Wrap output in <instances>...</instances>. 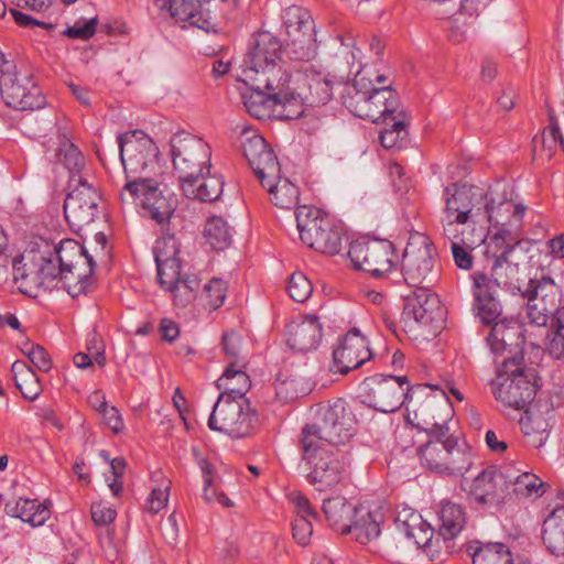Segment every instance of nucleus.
I'll return each mask as SVG.
<instances>
[{
  "instance_id": "nucleus-48",
  "label": "nucleus",
  "mask_w": 564,
  "mask_h": 564,
  "mask_svg": "<svg viewBox=\"0 0 564 564\" xmlns=\"http://www.w3.org/2000/svg\"><path fill=\"white\" fill-rule=\"evenodd\" d=\"M204 237L214 250H224L231 243V228L223 217L212 216L206 221Z\"/></svg>"
},
{
  "instance_id": "nucleus-11",
  "label": "nucleus",
  "mask_w": 564,
  "mask_h": 564,
  "mask_svg": "<svg viewBox=\"0 0 564 564\" xmlns=\"http://www.w3.org/2000/svg\"><path fill=\"white\" fill-rule=\"evenodd\" d=\"M0 94L8 107L35 110L45 105V97L29 74L17 72L12 59L0 52Z\"/></svg>"
},
{
  "instance_id": "nucleus-17",
  "label": "nucleus",
  "mask_w": 564,
  "mask_h": 564,
  "mask_svg": "<svg viewBox=\"0 0 564 564\" xmlns=\"http://www.w3.org/2000/svg\"><path fill=\"white\" fill-rule=\"evenodd\" d=\"M422 465L431 471L463 477L473 466L468 446H444L438 443H425L419 448Z\"/></svg>"
},
{
  "instance_id": "nucleus-62",
  "label": "nucleus",
  "mask_w": 564,
  "mask_h": 564,
  "mask_svg": "<svg viewBox=\"0 0 564 564\" xmlns=\"http://www.w3.org/2000/svg\"><path fill=\"white\" fill-rule=\"evenodd\" d=\"M304 389H299L294 379H278L275 382V394L282 401H291L304 393Z\"/></svg>"
},
{
  "instance_id": "nucleus-28",
  "label": "nucleus",
  "mask_w": 564,
  "mask_h": 564,
  "mask_svg": "<svg viewBox=\"0 0 564 564\" xmlns=\"http://www.w3.org/2000/svg\"><path fill=\"white\" fill-rule=\"evenodd\" d=\"M521 235L522 232L514 241L499 239L501 241V246H503V251L500 256L495 257L489 272L501 289H505L512 294L520 295L525 285L521 283L519 278V265L510 261L509 256L516 246L521 243Z\"/></svg>"
},
{
  "instance_id": "nucleus-43",
  "label": "nucleus",
  "mask_w": 564,
  "mask_h": 564,
  "mask_svg": "<svg viewBox=\"0 0 564 564\" xmlns=\"http://www.w3.org/2000/svg\"><path fill=\"white\" fill-rule=\"evenodd\" d=\"M8 513L20 518L33 527L42 525L50 518V510L45 505L31 499H19L14 506H6Z\"/></svg>"
},
{
  "instance_id": "nucleus-23",
  "label": "nucleus",
  "mask_w": 564,
  "mask_h": 564,
  "mask_svg": "<svg viewBox=\"0 0 564 564\" xmlns=\"http://www.w3.org/2000/svg\"><path fill=\"white\" fill-rule=\"evenodd\" d=\"M442 412L440 417L432 415V419L423 417L422 430L429 435L426 443H438L444 446H467L459 444L457 435L451 431L448 422L453 419L454 410L448 400H435L434 398L427 399L422 406V414H430V412Z\"/></svg>"
},
{
  "instance_id": "nucleus-51",
  "label": "nucleus",
  "mask_w": 564,
  "mask_h": 564,
  "mask_svg": "<svg viewBox=\"0 0 564 564\" xmlns=\"http://www.w3.org/2000/svg\"><path fill=\"white\" fill-rule=\"evenodd\" d=\"M391 126L380 132V142L386 149L393 148L399 140L403 139L406 134L405 128L410 123V119L404 110H400L398 115L390 118Z\"/></svg>"
},
{
  "instance_id": "nucleus-58",
  "label": "nucleus",
  "mask_w": 564,
  "mask_h": 564,
  "mask_svg": "<svg viewBox=\"0 0 564 564\" xmlns=\"http://www.w3.org/2000/svg\"><path fill=\"white\" fill-rule=\"evenodd\" d=\"M288 292L295 302L303 303L311 296L313 286L303 273L295 272L289 280Z\"/></svg>"
},
{
  "instance_id": "nucleus-19",
  "label": "nucleus",
  "mask_w": 564,
  "mask_h": 564,
  "mask_svg": "<svg viewBox=\"0 0 564 564\" xmlns=\"http://www.w3.org/2000/svg\"><path fill=\"white\" fill-rule=\"evenodd\" d=\"M348 257L356 269L375 278H383L394 267V247L383 239L355 241L349 246Z\"/></svg>"
},
{
  "instance_id": "nucleus-10",
  "label": "nucleus",
  "mask_w": 564,
  "mask_h": 564,
  "mask_svg": "<svg viewBox=\"0 0 564 564\" xmlns=\"http://www.w3.org/2000/svg\"><path fill=\"white\" fill-rule=\"evenodd\" d=\"M208 426L231 438H245L256 433L259 416L248 400L218 397L208 419Z\"/></svg>"
},
{
  "instance_id": "nucleus-36",
  "label": "nucleus",
  "mask_w": 564,
  "mask_h": 564,
  "mask_svg": "<svg viewBox=\"0 0 564 564\" xmlns=\"http://www.w3.org/2000/svg\"><path fill=\"white\" fill-rule=\"evenodd\" d=\"M381 521L382 514L379 511L357 507L347 533L352 534L360 544H367L379 536Z\"/></svg>"
},
{
  "instance_id": "nucleus-9",
  "label": "nucleus",
  "mask_w": 564,
  "mask_h": 564,
  "mask_svg": "<svg viewBox=\"0 0 564 564\" xmlns=\"http://www.w3.org/2000/svg\"><path fill=\"white\" fill-rule=\"evenodd\" d=\"M402 274L410 286L430 288L440 276L436 249L423 234L411 235L402 258Z\"/></svg>"
},
{
  "instance_id": "nucleus-64",
  "label": "nucleus",
  "mask_w": 564,
  "mask_h": 564,
  "mask_svg": "<svg viewBox=\"0 0 564 564\" xmlns=\"http://www.w3.org/2000/svg\"><path fill=\"white\" fill-rule=\"evenodd\" d=\"M293 536L301 545H306L310 542V539L313 533V527L310 519H304V517H296L293 525Z\"/></svg>"
},
{
  "instance_id": "nucleus-49",
  "label": "nucleus",
  "mask_w": 564,
  "mask_h": 564,
  "mask_svg": "<svg viewBox=\"0 0 564 564\" xmlns=\"http://www.w3.org/2000/svg\"><path fill=\"white\" fill-rule=\"evenodd\" d=\"M285 35L297 34L315 29L314 20L308 10L300 6H290L283 13Z\"/></svg>"
},
{
  "instance_id": "nucleus-12",
  "label": "nucleus",
  "mask_w": 564,
  "mask_h": 564,
  "mask_svg": "<svg viewBox=\"0 0 564 564\" xmlns=\"http://www.w3.org/2000/svg\"><path fill=\"white\" fill-rule=\"evenodd\" d=\"M170 147L173 167L181 184L200 172L210 171L212 151L203 139L182 131L171 138Z\"/></svg>"
},
{
  "instance_id": "nucleus-13",
  "label": "nucleus",
  "mask_w": 564,
  "mask_h": 564,
  "mask_svg": "<svg viewBox=\"0 0 564 564\" xmlns=\"http://www.w3.org/2000/svg\"><path fill=\"white\" fill-rule=\"evenodd\" d=\"M245 82L250 87L264 89L283 104V110H279V117L286 120L296 119L303 115V109L297 101H293L295 88L291 87V74L282 65H273L254 70H243Z\"/></svg>"
},
{
  "instance_id": "nucleus-38",
  "label": "nucleus",
  "mask_w": 564,
  "mask_h": 564,
  "mask_svg": "<svg viewBox=\"0 0 564 564\" xmlns=\"http://www.w3.org/2000/svg\"><path fill=\"white\" fill-rule=\"evenodd\" d=\"M542 539L554 555H564V506L556 507L544 520Z\"/></svg>"
},
{
  "instance_id": "nucleus-57",
  "label": "nucleus",
  "mask_w": 564,
  "mask_h": 564,
  "mask_svg": "<svg viewBox=\"0 0 564 564\" xmlns=\"http://www.w3.org/2000/svg\"><path fill=\"white\" fill-rule=\"evenodd\" d=\"M554 335L550 341L549 350L552 356L560 359L564 357V305L560 308L551 323Z\"/></svg>"
},
{
  "instance_id": "nucleus-5",
  "label": "nucleus",
  "mask_w": 564,
  "mask_h": 564,
  "mask_svg": "<svg viewBox=\"0 0 564 564\" xmlns=\"http://www.w3.org/2000/svg\"><path fill=\"white\" fill-rule=\"evenodd\" d=\"M77 281L69 276L53 258H41L39 269L34 273H26L18 262H13V281L18 284L21 293L29 296H37L36 291L42 288L44 290H52L57 288L59 283L72 297H76L86 293L90 286V281L85 272L76 274Z\"/></svg>"
},
{
  "instance_id": "nucleus-44",
  "label": "nucleus",
  "mask_w": 564,
  "mask_h": 564,
  "mask_svg": "<svg viewBox=\"0 0 564 564\" xmlns=\"http://www.w3.org/2000/svg\"><path fill=\"white\" fill-rule=\"evenodd\" d=\"M11 371L15 387L20 390L23 398L30 401L36 399L42 391L36 373L21 360L12 364Z\"/></svg>"
},
{
  "instance_id": "nucleus-41",
  "label": "nucleus",
  "mask_w": 564,
  "mask_h": 564,
  "mask_svg": "<svg viewBox=\"0 0 564 564\" xmlns=\"http://www.w3.org/2000/svg\"><path fill=\"white\" fill-rule=\"evenodd\" d=\"M451 250L455 264L462 270H470L473 268L474 258L471 251L485 241L482 234H470L466 237L464 232L458 235L456 231L452 235Z\"/></svg>"
},
{
  "instance_id": "nucleus-8",
  "label": "nucleus",
  "mask_w": 564,
  "mask_h": 564,
  "mask_svg": "<svg viewBox=\"0 0 564 564\" xmlns=\"http://www.w3.org/2000/svg\"><path fill=\"white\" fill-rule=\"evenodd\" d=\"M118 198L122 206H141L144 215L162 227L169 224L176 208L175 197L151 177L141 182H126Z\"/></svg>"
},
{
  "instance_id": "nucleus-14",
  "label": "nucleus",
  "mask_w": 564,
  "mask_h": 564,
  "mask_svg": "<svg viewBox=\"0 0 564 564\" xmlns=\"http://www.w3.org/2000/svg\"><path fill=\"white\" fill-rule=\"evenodd\" d=\"M119 155L124 170L126 182H141L147 167L156 159L159 149L154 141L141 130L118 135Z\"/></svg>"
},
{
  "instance_id": "nucleus-60",
  "label": "nucleus",
  "mask_w": 564,
  "mask_h": 564,
  "mask_svg": "<svg viewBox=\"0 0 564 564\" xmlns=\"http://www.w3.org/2000/svg\"><path fill=\"white\" fill-rule=\"evenodd\" d=\"M21 350L40 371L52 368V359L44 347L28 341Z\"/></svg>"
},
{
  "instance_id": "nucleus-31",
  "label": "nucleus",
  "mask_w": 564,
  "mask_h": 564,
  "mask_svg": "<svg viewBox=\"0 0 564 564\" xmlns=\"http://www.w3.org/2000/svg\"><path fill=\"white\" fill-rule=\"evenodd\" d=\"M332 96V82L319 73H313L301 78V85L295 88L292 100L297 101L304 110V106L326 105Z\"/></svg>"
},
{
  "instance_id": "nucleus-47",
  "label": "nucleus",
  "mask_w": 564,
  "mask_h": 564,
  "mask_svg": "<svg viewBox=\"0 0 564 564\" xmlns=\"http://www.w3.org/2000/svg\"><path fill=\"white\" fill-rule=\"evenodd\" d=\"M519 424L529 443L536 448L541 447L549 437L550 425L542 414L525 411Z\"/></svg>"
},
{
  "instance_id": "nucleus-24",
  "label": "nucleus",
  "mask_w": 564,
  "mask_h": 564,
  "mask_svg": "<svg viewBox=\"0 0 564 564\" xmlns=\"http://www.w3.org/2000/svg\"><path fill=\"white\" fill-rule=\"evenodd\" d=\"M371 358L367 339L357 328L350 329L333 351L332 371L347 375Z\"/></svg>"
},
{
  "instance_id": "nucleus-33",
  "label": "nucleus",
  "mask_w": 564,
  "mask_h": 564,
  "mask_svg": "<svg viewBox=\"0 0 564 564\" xmlns=\"http://www.w3.org/2000/svg\"><path fill=\"white\" fill-rule=\"evenodd\" d=\"M224 184L220 175H212L209 172L204 171L199 175L182 183L181 188L187 198L213 203L221 196Z\"/></svg>"
},
{
  "instance_id": "nucleus-34",
  "label": "nucleus",
  "mask_w": 564,
  "mask_h": 564,
  "mask_svg": "<svg viewBox=\"0 0 564 564\" xmlns=\"http://www.w3.org/2000/svg\"><path fill=\"white\" fill-rule=\"evenodd\" d=\"M491 324L492 327L487 340L494 352L499 354L512 347L519 348L522 345V327L516 319H496Z\"/></svg>"
},
{
  "instance_id": "nucleus-16",
  "label": "nucleus",
  "mask_w": 564,
  "mask_h": 564,
  "mask_svg": "<svg viewBox=\"0 0 564 564\" xmlns=\"http://www.w3.org/2000/svg\"><path fill=\"white\" fill-rule=\"evenodd\" d=\"M77 185L67 194L64 202V214L69 227L77 234L88 228L100 215L101 195L97 188L75 175L70 185Z\"/></svg>"
},
{
  "instance_id": "nucleus-42",
  "label": "nucleus",
  "mask_w": 564,
  "mask_h": 564,
  "mask_svg": "<svg viewBox=\"0 0 564 564\" xmlns=\"http://www.w3.org/2000/svg\"><path fill=\"white\" fill-rule=\"evenodd\" d=\"M438 534L445 540L454 539L465 527L466 516L463 507L451 501H443L438 510Z\"/></svg>"
},
{
  "instance_id": "nucleus-39",
  "label": "nucleus",
  "mask_w": 564,
  "mask_h": 564,
  "mask_svg": "<svg viewBox=\"0 0 564 564\" xmlns=\"http://www.w3.org/2000/svg\"><path fill=\"white\" fill-rule=\"evenodd\" d=\"M322 509L329 524L341 534H347L357 507L338 496L324 500Z\"/></svg>"
},
{
  "instance_id": "nucleus-55",
  "label": "nucleus",
  "mask_w": 564,
  "mask_h": 564,
  "mask_svg": "<svg viewBox=\"0 0 564 564\" xmlns=\"http://www.w3.org/2000/svg\"><path fill=\"white\" fill-rule=\"evenodd\" d=\"M56 156L70 172H79L85 164L80 151L65 137L59 142Z\"/></svg>"
},
{
  "instance_id": "nucleus-29",
  "label": "nucleus",
  "mask_w": 564,
  "mask_h": 564,
  "mask_svg": "<svg viewBox=\"0 0 564 564\" xmlns=\"http://www.w3.org/2000/svg\"><path fill=\"white\" fill-rule=\"evenodd\" d=\"M322 336V325L318 318L307 316L288 325L286 345L293 351L306 354L318 347Z\"/></svg>"
},
{
  "instance_id": "nucleus-54",
  "label": "nucleus",
  "mask_w": 564,
  "mask_h": 564,
  "mask_svg": "<svg viewBox=\"0 0 564 564\" xmlns=\"http://www.w3.org/2000/svg\"><path fill=\"white\" fill-rule=\"evenodd\" d=\"M156 268L161 286L170 292L180 291L181 260L159 261Z\"/></svg>"
},
{
  "instance_id": "nucleus-3",
  "label": "nucleus",
  "mask_w": 564,
  "mask_h": 564,
  "mask_svg": "<svg viewBox=\"0 0 564 564\" xmlns=\"http://www.w3.org/2000/svg\"><path fill=\"white\" fill-rule=\"evenodd\" d=\"M355 424L347 403L338 399L317 410L315 422L303 427L300 443H315L325 447L345 444L352 436Z\"/></svg>"
},
{
  "instance_id": "nucleus-40",
  "label": "nucleus",
  "mask_w": 564,
  "mask_h": 564,
  "mask_svg": "<svg viewBox=\"0 0 564 564\" xmlns=\"http://www.w3.org/2000/svg\"><path fill=\"white\" fill-rule=\"evenodd\" d=\"M284 54L291 61L308 62L317 54L315 29L285 37Z\"/></svg>"
},
{
  "instance_id": "nucleus-50",
  "label": "nucleus",
  "mask_w": 564,
  "mask_h": 564,
  "mask_svg": "<svg viewBox=\"0 0 564 564\" xmlns=\"http://www.w3.org/2000/svg\"><path fill=\"white\" fill-rule=\"evenodd\" d=\"M509 485H512L513 494L519 498H538L543 494V482L542 480L534 474L523 473L514 478V480L509 479Z\"/></svg>"
},
{
  "instance_id": "nucleus-4",
  "label": "nucleus",
  "mask_w": 564,
  "mask_h": 564,
  "mask_svg": "<svg viewBox=\"0 0 564 564\" xmlns=\"http://www.w3.org/2000/svg\"><path fill=\"white\" fill-rule=\"evenodd\" d=\"M522 361V355L506 358L491 382L496 400L517 410L525 408L536 393L535 370L523 367Z\"/></svg>"
},
{
  "instance_id": "nucleus-18",
  "label": "nucleus",
  "mask_w": 564,
  "mask_h": 564,
  "mask_svg": "<svg viewBox=\"0 0 564 564\" xmlns=\"http://www.w3.org/2000/svg\"><path fill=\"white\" fill-rule=\"evenodd\" d=\"M521 296L528 300V317L536 326H545L561 308V290L547 276L530 279Z\"/></svg>"
},
{
  "instance_id": "nucleus-61",
  "label": "nucleus",
  "mask_w": 564,
  "mask_h": 564,
  "mask_svg": "<svg viewBox=\"0 0 564 564\" xmlns=\"http://www.w3.org/2000/svg\"><path fill=\"white\" fill-rule=\"evenodd\" d=\"M98 24V17L90 18L87 21L78 20L75 22L73 26H68L63 31V35L69 39H79L83 41H88L96 33V28Z\"/></svg>"
},
{
  "instance_id": "nucleus-37",
  "label": "nucleus",
  "mask_w": 564,
  "mask_h": 564,
  "mask_svg": "<svg viewBox=\"0 0 564 564\" xmlns=\"http://www.w3.org/2000/svg\"><path fill=\"white\" fill-rule=\"evenodd\" d=\"M243 104L247 111L254 118L263 120L271 116H279L278 107L283 110V104L276 99L274 95L269 94L264 89L250 87V93L243 95Z\"/></svg>"
},
{
  "instance_id": "nucleus-46",
  "label": "nucleus",
  "mask_w": 564,
  "mask_h": 564,
  "mask_svg": "<svg viewBox=\"0 0 564 564\" xmlns=\"http://www.w3.org/2000/svg\"><path fill=\"white\" fill-rule=\"evenodd\" d=\"M468 551L473 555V564H513L510 550L502 543L470 545Z\"/></svg>"
},
{
  "instance_id": "nucleus-52",
  "label": "nucleus",
  "mask_w": 564,
  "mask_h": 564,
  "mask_svg": "<svg viewBox=\"0 0 564 564\" xmlns=\"http://www.w3.org/2000/svg\"><path fill=\"white\" fill-rule=\"evenodd\" d=\"M542 152L547 159L553 158L557 150L564 151V139L554 116H550V123L543 130L541 137Z\"/></svg>"
},
{
  "instance_id": "nucleus-22",
  "label": "nucleus",
  "mask_w": 564,
  "mask_h": 564,
  "mask_svg": "<svg viewBox=\"0 0 564 564\" xmlns=\"http://www.w3.org/2000/svg\"><path fill=\"white\" fill-rule=\"evenodd\" d=\"M236 4L237 0H181L177 20L209 32Z\"/></svg>"
},
{
  "instance_id": "nucleus-6",
  "label": "nucleus",
  "mask_w": 564,
  "mask_h": 564,
  "mask_svg": "<svg viewBox=\"0 0 564 564\" xmlns=\"http://www.w3.org/2000/svg\"><path fill=\"white\" fill-rule=\"evenodd\" d=\"M296 226L301 241L326 256L338 254L343 248V228L315 206L296 208Z\"/></svg>"
},
{
  "instance_id": "nucleus-25",
  "label": "nucleus",
  "mask_w": 564,
  "mask_h": 564,
  "mask_svg": "<svg viewBox=\"0 0 564 564\" xmlns=\"http://www.w3.org/2000/svg\"><path fill=\"white\" fill-rule=\"evenodd\" d=\"M473 294L475 310L485 324H490L501 315L499 290L501 288L489 272L476 271L473 274Z\"/></svg>"
},
{
  "instance_id": "nucleus-32",
  "label": "nucleus",
  "mask_w": 564,
  "mask_h": 564,
  "mask_svg": "<svg viewBox=\"0 0 564 564\" xmlns=\"http://www.w3.org/2000/svg\"><path fill=\"white\" fill-rule=\"evenodd\" d=\"M395 527L406 539L413 540L417 547L431 550L434 530L419 512L411 510L399 512Z\"/></svg>"
},
{
  "instance_id": "nucleus-7",
  "label": "nucleus",
  "mask_w": 564,
  "mask_h": 564,
  "mask_svg": "<svg viewBox=\"0 0 564 564\" xmlns=\"http://www.w3.org/2000/svg\"><path fill=\"white\" fill-rule=\"evenodd\" d=\"M302 460L307 466V480L318 491H327L349 478L345 455L315 443H300Z\"/></svg>"
},
{
  "instance_id": "nucleus-56",
  "label": "nucleus",
  "mask_w": 564,
  "mask_h": 564,
  "mask_svg": "<svg viewBox=\"0 0 564 564\" xmlns=\"http://www.w3.org/2000/svg\"><path fill=\"white\" fill-rule=\"evenodd\" d=\"M227 284L225 281L218 278H213L203 290V299L205 305L209 310H217L220 307L226 299Z\"/></svg>"
},
{
  "instance_id": "nucleus-20",
  "label": "nucleus",
  "mask_w": 564,
  "mask_h": 564,
  "mask_svg": "<svg viewBox=\"0 0 564 564\" xmlns=\"http://www.w3.org/2000/svg\"><path fill=\"white\" fill-rule=\"evenodd\" d=\"M460 488L467 500L478 507L498 506L509 488L508 477L496 466L482 469L471 480H463Z\"/></svg>"
},
{
  "instance_id": "nucleus-26",
  "label": "nucleus",
  "mask_w": 564,
  "mask_h": 564,
  "mask_svg": "<svg viewBox=\"0 0 564 564\" xmlns=\"http://www.w3.org/2000/svg\"><path fill=\"white\" fill-rule=\"evenodd\" d=\"M54 259L63 271L74 279V282L77 281L76 274L78 272H85L90 284L93 283L90 276L96 265L95 256L77 241L73 239L62 240L55 247Z\"/></svg>"
},
{
  "instance_id": "nucleus-2",
  "label": "nucleus",
  "mask_w": 564,
  "mask_h": 564,
  "mask_svg": "<svg viewBox=\"0 0 564 564\" xmlns=\"http://www.w3.org/2000/svg\"><path fill=\"white\" fill-rule=\"evenodd\" d=\"M341 99L354 116L372 122H386L403 110L395 90L391 86L377 87L365 68L356 74L351 84L345 86Z\"/></svg>"
},
{
  "instance_id": "nucleus-21",
  "label": "nucleus",
  "mask_w": 564,
  "mask_h": 564,
  "mask_svg": "<svg viewBox=\"0 0 564 564\" xmlns=\"http://www.w3.org/2000/svg\"><path fill=\"white\" fill-rule=\"evenodd\" d=\"M240 148L262 186L279 178L281 166L265 140L251 129L240 134Z\"/></svg>"
},
{
  "instance_id": "nucleus-1",
  "label": "nucleus",
  "mask_w": 564,
  "mask_h": 564,
  "mask_svg": "<svg viewBox=\"0 0 564 564\" xmlns=\"http://www.w3.org/2000/svg\"><path fill=\"white\" fill-rule=\"evenodd\" d=\"M443 234L451 238L456 225L477 223L485 217L494 229L492 240L514 241L522 232L523 216L527 207L511 199L495 204L488 193L475 185L453 183L444 189Z\"/></svg>"
},
{
  "instance_id": "nucleus-30",
  "label": "nucleus",
  "mask_w": 564,
  "mask_h": 564,
  "mask_svg": "<svg viewBox=\"0 0 564 564\" xmlns=\"http://www.w3.org/2000/svg\"><path fill=\"white\" fill-rule=\"evenodd\" d=\"M441 302L430 288H417L406 297L403 315L422 326H431L441 315Z\"/></svg>"
},
{
  "instance_id": "nucleus-45",
  "label": "nucleus",
  "mask_w": 564,
  "mask_h": 564,
  "mask_svg": "<svg viewBox=\"0 0 564 564\" xmlns=\"http://www.w3.org/2000/svg\"><path fill=\"white\" fill-rule=\"evenodd\" d=\"M271 202L279 208L290 209L297 206L300 193L299 188L288 178H279L274 182H265V186Z\"/></svg>"
},
{
  "instance_id": "nucleus-53",
  "label": "nucleus",
  "mask_w": 564,
  "mask_h": 564,
  "mask_svg": "<svg viewBox=\"0 0 564 564\" xmlns=\"http://www.w3.org/2000/svg\"><path fill=\"white\" fill-rule=\"evenodd\" d=\"M221 348L229 364H235V366L241 364L247 365L243 338L240 334L234 330L224 333L221 337Z\"/></svg>"
},
{
  "instance_id": "nucleus-15",
  "label": "nucleus",
  "mask_w": 564,
  "mask_h": 564,
  "mask_svg": "<svg viewBox=\"0 0 564 564\" xmlns=\"http://www.w3.org/2000/svg\"><path fill=\"white\" fill-rule=\"evenodd\" d=\"M410 390L406 377L377 375L364 380L360 397L370 408L391 413L403 405Z\"/></svg>"
},
{
  "instance_id": "nucleus-59",
  "label": "nucleus",
  "mask_w": 564,
  "mask_h": 564,
  "mask_svg": "<svg viewBox=\"0 0 564 564\" xmlns=\"http://www.w3.org/2000/svg\"><path fill=\"white\" fill-rule=\"evenodd\" d=\"M180 242L174 235H167L156 241L154 248L155 262L181 260L178 258Z\"/></svg>"
},
{
  "instance_id": "nucleus-27",
  "label": "nucleus",
  "mask_w": 564,
  "mask_h": 564,
  "mask_svg": "<svg viewBox=\"0 0 564 564\" xmlns=\"http://www.w3.org/2000/svg\"><path fill=\"white\" fill-rule=\"evenodd\" d=\"M284 47L280 39L269 31H259L253 36L252 45L245 58L243 70H254L278 65Z\"/></svg>"
},
{
  "instance_id": "nucleus-35",
  "label": "nucleus",
  "mask_w": 564,
  "mask_h": 564,
  "mask_svg": "<svg viewBox=\"0 0 564 564\" xmlns=\"http://www.w3.org/2000/svg\"><path fill=\"white\" fill-rule=\"evenodd\" d=\"M247 365L228 364L221 377L216 381V386L223 392L219 397H227L234 400H247L246 393L251 387V381L245 371Z\"/></svg>"
},
{
  "instance_id": "nucleus-63",
  "label": "nucleus",
  "mask_w": 564,
  "mask_h": 564,
  "mask_svg": "<svg viewBox=\"0 0 564 564\" xmlns=\"http://www.w3.org/2000/svg\"><path fill=\"white\" fill-rule=\"evenodd\" d=\"M170 488H153L145 502V510L150 513H158L169 501Z\"/></svg>"
}]
</instances>
